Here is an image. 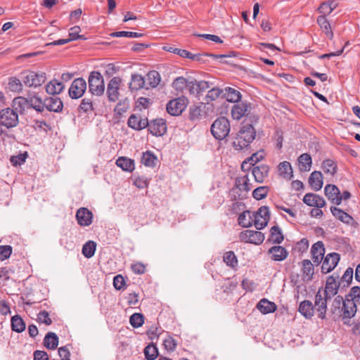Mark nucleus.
I'll list each match as a JSON object with an SVG mask.
<instances>
[{"label":"nucleus","instance_id":"nucleus-1","mask_svg":"<svg viewBox=\"0 0 360 360\" xmlns=\"http://www.w3.org/2000/svg\"><path fill=\"white\" fill-rule=\"evenodd\" d=\"M328 309V317L334 321L342 319H350L356 313V307L348 300L343 299L341 295L331 299Z\"/></svg>","mask_w":360,"mask_h":360},{"label":"nucleus","instance_id":"nucleus-2","mask_svg":"<svg viewBox=\"0 0 360 360\" xmlns=\"http://www.w3.org/2000/svg\"><path fill=\"white\" fill-rule=\"evenodd\" d=\"M256 130L252 124H244L233 142V146L235 149L240 150L248 147L255 139Z\"/></svg>","mask_w":360,"mask_h":360},{"label":"nucleus","instance_id":"nucleus-3","mask_svg":"<svg viewBox=\"0 0 360 360\" xmlns=\"http://www.w3.org/2000/svg\"><path fill=\"white\" fill-rule=\"evenodd\" d=\"M89 91L92 96H101L105 92V82L103 75L98 71L90 72L88 78Z\"/></svg>","mask_w":360,"mask_h":360},{"label":"nucleus","instance_id":"nucleus-4","mask_svg":"<svg viewBox=\"0 0 360 360\" xmlns=\"http://www.w3.org/2000/svg\"><path fill=\"white\" fill-rule=\"evenodd\" d=\"M230 122L225 117H218L212 124L210 131L217 140H224L230 132Z\"/></svg>","mask_w":360,"mask_h":360},{"label":"nucleus","instance_id":"nucleus-5","mask_svg":"<svg viewBox=\"0 0 360 360\" xmlns=\"http://www.w3.org/2000/svg\"><path fill=\"white\" fill-rule=\"evenodd\" d=\"M331 299L322 293V290L319 289L315 295L314 309L318 314V317L322 320L326 319L328 303Z\"/></svg>","mask_w":360,"mask_h":360},{"label":"nucleus","instance_id":"nucleus-6","mask_svg":"<svg viewBox=\"0 0 360 360\" xmlns=\"http://www.w3.org/2000/svg\"><path fill=\"white\" fill-rule=\"evenodd\" d=\"M22 80L28 87L40 86L46 82V77L44 72L37 73L34 71H25L22 73Z\"/></svg>","mask_w":360,"mask_h":360},{"label":"nucleus","instance_id":"nucleus-7","mask_svg":"<svg viewBox=\"0 0 360 360\" xmlns=\"http://www.w3.org/2000/svg\"><path fill=\"white\" fill-rule=\"evenodd\" d=\"M252 188V185L250 183V179L247 174L238 176L236 179V184L235 186L232 188L231 191L233 193H238V191L241 193H245L244 194L238 193V196L236 197L235 195L233 198H231L233 200H242L248 191Z\"/></svg>","mask_w":360,"mask_h":360},{"label":"nucleus","instance_id":"nucleus-8","mask_svg":"<svg viewBox=\"0 0 360 360\" xmlns=\"http://www.w3.org/2000/svg\"><path fill=\"white\" fill-rule=\"evenodd\" d=\"M122 79L120 77H112L107 84L106 95L110 102H116L120 97V89Z\"/></svg>","mask_w":360,"mask_h":360},{"label":"nucleus","instance_id":"nucleus-9","mask_svg":"<svg viewBox=\"0 0 360 360\" xmlns=\"http://www.w3.org/2000/svg\"><path fill=\"white\" fill-rule=\"evenodd\" d=\"M0 122L6 128H12L18 124V115L13 109L7 108L0 111Z\"/></svg>","mask_w":360,"mask_h":360},{"label":"nucleus","instance_id":"nucleus-10","mask_svg":"<svg viewBox=\"0 0 360 360\" xmlns=\"http://www.w3.org/2000/svg\"><path fill=\"white\" fill-rule=\"evenodd\" d=\"M239 238L243 242L259 245L264 240V234L258 231L245 230L240 232Z\"/></svg>","mask_w":360,"mask_h":360},{"label":"nucleus","instance_id":"nucleus-11","mask_svg":"<svg viewBox=\"0 0 360 360\" xmlns=\"http://www.w3.org/2000/svg\"><path fill=\"white\" fill-rule=\"evenodd\" d=\"M86 90V82L82 77L75 79L69 89V96L73 99L82 97Z\"/></svg>","mask_w":360,"mask_h":360},{"label":"nucleus","instance_id":"nucleus-12","mask_svg":"<svg viewBox=\"0 0 360 360\" xmlns=\"http://www.w3.org/2000/svg\"><path fill=\"white\" fill-rule=\"evenodd\" d=\"M339 278V276H335V274L332 276H330L326 282L325 288H321L322 290V293L332 299L334 296L337 295L338 290H340V285L338 282V279Z\"/></svg>","mask_w":360,"mask_h":360},{"label":"nucleus","instance_id":"nucleus-13","mask_svg":"<svg viewBox=\"0 0 360 360\" xmlns=\"http://www.w3.org/2000/svg\"><path fill=\"white\" fill-rule=\"evenodd\" d=\"M185 98H178L169 101L167 104V111L173 116H178L185 110L186 104Z\"/></svg>","mask_w":360,"mask_h":360},{"label":"nucleus","instance_id":"nucleus-14","mask_svg":"<svg viewBox=\"0 0 360 360\" xmlns=\"http://www.w3.org/2000/svg\"><path fill=\"white\" fill-rule=\"evenodd\" d=\"M148 131L156 136H161L167 132V124L165 120L158 118L148 121L147 126Z\"/></svg>","mask_w":360,"mask_h":360},{"label":"nucleus","instance_id":"nucleus-15","mask_svg":"<svg viewBox=\"0 0 360 360\" xmlns=\"http://www.w3.org/2000/svg\"><path fill=\"white\" fill-rule=\"evenodd\" d=\"M340 261V255L336 252L328 254L323 259L321 266V272L327 274L333 270Z\"/></svg>","mask_w":360,"mask_h":360},{"label":"nucleus","instance_id":"nucleus-16","mask_svg":"<svg viewBox=\"0 0 360 360\" xmlns=\"http://www.w3.org/2000/svg\"><path fill=\"white\" fill-rule=\"evenodd\" d=\"M251 110V104L241 102L235 104L231 109V115L234 120H239L244 116H248Z\"/></svg>","mask_w":360,"mask_h":360},{"label":"nucleus","instance_id":"nucleus-17","mask_svg":"<svg viewBox=\"0 0 360 360\" xmlns=\"http://www.w3.org/2000/svg\"><path fill=\"white\" fill-rule=\"evenodd\" d=\"M127 124L129 127L136 131H140L147 127L148 125V120L146 117L143 118L140 115L132 114L128 119Z\"/></svg>","mask_w":360,"mask_h":360},{"label":"nucleus","instance_id":"nucleus-18","mask_svg":"<svg viewBox=\"0 0 360 360\" xmlns=\"http://www.w3.org/2000/svg\"><path fill=\"white\" fill-rule=\"evenodd\" d=\"M76 219L81 226H88L92 223L93 214L86 207H81L76 212Z\"/></svg>","mask_w":360,"mask_h":360},{"label":"nucleus","instance_id":"nucleus-19","mask_svg":"<svg viewBox=\"0 0 360 360\" xmlns=\"http://www.w3.org/2000/svg\"><path fill=\"white\" fill-rule=\"evenodd\" d=\"M303 202L308 206L318 208L323 207L326 205L325 200L321 196L311 193L304 195Z\"/></svg>","mask_w":360,"mask_h":360},{"label":"nucleus","instance_id":"nucleus-20","mask_svg":"<svg viewBox=\"0 0 360 360\" xmlns=\"http://www.w3.org/2000/svg\"><path fill=\"white\" fill-rule=\"evenodd\" d=\"M324 193L331 202L339 205L341 203V198H339L340 190L333 184H327L324 188Z\"/></svg>","mask_w":360,"mask_h":360},{"label":"nucleus","instance_id":"nucleus-21","mask_svg":"<svg viewBox=\"0 0 360 360\" xmlns=\"http://www.w3.org/2000/svg\"><path fill=\"white\" fill-rule=\"evenodd\" d=\"M268 254L271 255V259L276 262L285 260L288 256V250L283 246L275 245L268 250Z\"/></svg>","mask_w":360,"mask_h":360},{"label":"nucleus","instance_id":"nucleus-22","mask_svg":"<svg viewBox=\"0 0 360 360\" xmlns=\"http://www.w3.org/2000/svg\"><path fill=\"white\" fill-rule=\"evenodd\" d=\"M45 108L54 112H60L63 108V103L58 97H47L45 98Z\"/></svg>","mask_w":360,"mask_h":360},{"label":"nucleus","instance_id":"nucleus-23","mask_svg":"<svg viewBox=\"0 0 360 360\" xmlns=\"http://www.w3.org/2000/svg\"><path fill=\"white\" fill-rule=\"evenodd\" d=\"M312 259L314 263L319 264L323 259L325 254L324 244L322 241L315 243L311 249Z\"/></svg>","mask_w":360,"mask_h":360},{"label":"nucleus","instance_id":"nucleus-24","mask_svg":"<svg viewBox=\"0 0 360 360\" xmlns=\"http://www.w3.org/2000/svg\"><path fill=\"white\" fill-rule=\"evenodd\" d=\"M143 88L146 89V79L140 74H132L129 83V89L131 92L137 91Z\"/></svg>","mask_w":360,"mask_h":360},{"label":"nucleus","instance_id":"nucleus-25","mask_svg":"<svg viewBox=\"0 0 360 360\" xmlns=\"http://www.w3.org/2000/svg\"><path fill=\"white\" fill-rule=\"evenodd\" d=\"M12 107L17 113L24 114L30 109L29 98L18 96L13 100Z\"/></svg>","mask_w":360,"mask_h":360},{"label":"nucleus","instance_id":"nucleus-26","mask_svg":"<svg viewBox=\"0 0 360 360\" xmlns=\"http://www.w3.org/2000/svg\"><path fill=\"white\" fill-rule=\"evenodd\" d=\"M269 172V167L266 165L253 167L252 169V174L255 177V180L258 183L264 182V179L268 176Z\"/></svg>","mask_w":360,"mask_h":360},{"label":"nucleus","instance_id":"nucleus-27","mask_svg":"<svg viewBox=\"0 0 360 360\" xmlns=\"http://www.w3.org/2000/svg\"><path fill=\"white\" fill-rule=\"evenodd\" d=\"M146 89L155 88L158 86L161 81L160 73L156 70L149 71L146 75Z\"/></svg>","mask_w":360,"mask_h":360},{"label":"nucleus","instance_id":"nucleus-28","mask_svg":"<svg viewBox=\"0 0 360 360\" xmlns=\"http://www.w3.org/2000/svg\"><path fill=\"white\" fill-rule=\"evenodd\" d=\"M309 184L313 190L318 191L323 186V175L321 172L314 171L309 177Z\"/></svg>","mask_w":360,"mask_h":360},{"label":"nucleus","instance_id":"nucleus-29","mask_svg":"<svg viewBox=\"0 0 360 360\" xmlns=\"http://www.w3.org/2000/svg\"><path fill=\"white\" fill-rule=\"evenodd\" d=\"M257 308L263 314H266L274 312L277 309V306L274 302L263 298L258 302Z\"/></svg>","mask_w":360,"mask_h":360},{"label":"nucleus","instance_id":"nucleus-30","mask_svg":"<svg viewBox=\"0 0 360 360\" xmlns=\"http://www.w3.org/2000/svg\"><path fill=\"white\" fill-rule=\"evenodd\" d=\"M298 311L306 319H310L314 316V305L311 301L304 300L300 302Z\"/></svg>","mask_w":360,"mask_h":360},{"label":"nucleus","instance_id":"nucleus-31","mask_svg":"<svg viewBox=\"0 0 360 360\" xmlns=\"http://www.w3.org/2000/svg\"><path fill=\"white\" fill-rule=\"evenodd\" d=\"M65 88V85L56 79L49 82L46 86V91L49 95L60 94Z\"/></svg>","mask_w":360,"mask_h":360},{"label":"nucleus","instance_id":"nucleus-32","mask_svg":"<svg viewBox=\"0 0 360 360\" xmlns=\"http://www.w3.org/2000/svg\"><path fill=\"white\" fill-rule=\"evenodd\" d=\"M330 211L336 219L346 224H350L353 221V218L349 214L338 207H331Z\"/></svg>","mask_w":360,"mask_h":360},{"label":"nucleus","instance_id":"nucleus-33","mask_svg":"<svg viewBox=\"0 0 360 360\" xmlns=\"http://www.w3.org/2000/svg\"><path fill=\"white\" fill-rule=\"evenodd\" d=\"M30 109H34L38 112H42L45 109V99L42 101L38 95L29 97Z\"/></svg>","mask_w":360,"mask_h":360},{"label":"nucleus","instance_id":"nucleus-34","mask_svg":"<svg viewBox=\"0 0 360 360\" xmlns=\"http://www.w3.org/2000/svg\"><path fill=\"white\" fill-rule=\"evenodd\" d=\"M279 174L286 179H291L293 176V172L291 164L288 161L281 162L278 166Z\"/></svg>","mask_w":360,"mask_h":360},{"label":"nucleus","instance_id":"nucleus-35","mask_svg":"<svg viewBox=\"0 0 360 360\" xmlns=\"http://www.w3.org/2000/svg\"><path fill=\"white\" fill-rule=\"evenodd\" d=\"M302 272L304 280L311 281L314 275V265L309 259L302 261Z\"/></svg>","mask_w":360,"mask_h":360},{"label":"nucleus","instance_id":"nucleus-36","mask_svg":"<svg viewBox=\"0 0 360 360\" xmlns=\"http://www.w3.org/2000/svg\"><path fill=\"white\" fill-rule=\"evenodd\" d=\"M44 345L49 349H55L58 345V337L55 333L49 332L44 337Z\"/></svg>","mask_w":360,"mask_h":360},{"label":"nucleus","instance_id":"nucleus-37","mask_svg":"<svg viewBox=\"0 0 360 360\" xmlns=\"http://www.w3.org/2000/svg\"><path fill=\"white\" fill-rule=\"evenodd\" d=\"M116 165L126 172H132L135 168L134 161L126 157H120L116 160Z\"/></svg>","mask_w":360,"mask_h":360},{"label":"nucleus","instance_id":"nucleus-38","mask_svg":"<svg viewBox=\"0 0 360 360\" xmlns=\"http://www.w3.org/2000/svg\"><path fill=\"white\" fill-rule=\"evenodd\" d=\"M224 96L226 101L230 103H238L242 97L240 92L232 87H226L225 89Z\"/></svg>","mask_w":360,"mask_h":360},{"label":"nucleus","instance_id":"nucleus-39","mask_svg":"<svg viewBox=\"0 0 360 360\" xmlns=\"http://www.w3.org/2000/svg\"><path fill=\"white\" fill-rule=\"evenodd\" d=\"M158 162V158L150 150L143 153L141 163L146 167H154Z\"/></svg>","mask_w":360,"mask_h":360},{"label":"nucleus","instance_id":"nucleus-40","mask_svg":"<svg viewBox=\"0 0 360 360\" xmlns=\"http://www.w3.org/2000/svg\"><path fill=\"white\" fill-rule=\"evenodd\" d=\"M317 23L320 26V27L325 32L326 35L330 39L333 37V33L331 30L330 24L328 20L326 19V16L320 15L317 18Z\"/></svg>","mask_w":360,"mask_h":360},{"label":"nucleus","instance_id":"nucleus-41","mask_svg":"<svg viewBox=\"0 0 360 360\" xmlns=\"http://www.w3.org/2000/svg\"><path fill=\"white\" fill-rule=\"evenodd\" d=\"M353 269L347 268L340 280L338 281L340 287V291L348 287L351 283L353 278Z\"/></svg>","mask_w":360,"mask_h":360},{"label":"nucleus","instance_id":"nucleus-42","mask_svg":"<svg viewBox=\"0 0 360 360\" xmlns=\"http://www.w3.org/2000/svg\"><path fill=\"white\" fill-rule=\"evenodd\" d=\"M284 240V236L282 234L281 229L278 226H274L270 230V237L269 240L274 244H280Z\"/></svg>","mask_w":360,"mask_h":360},{"label":"nucleus","instance_id":"nucleus-43","mask_svg":"<svg viewBox=\"0 0 360 360\" xmlns=\"http://www.w3.org/2000/svg\"><path fill=\"white\" fill-rule=\"evenodd\" d=\"M300 169L301 171H309L311 167L312 161L311 155L308 153H303L298 158Z\"/></svg>","mask_w":360,"mask_h":360},{"label":"nucleus","instance_id":"nucleus-44","mask_svg":"<svg viewBox=\"0 0 360 360\" xmlns=\"http://www.w3.org/2000/svg\"><path fill=\"white\" fill-rule=\"evenodd\" d=\"M25 323L19 315H15L11 318V328L17 333H22L25 330Z\"/></svg>","mask_w":360,"mask_h":360},{"label":"nucleus","instance_id":"nucleus-45","mask_svg":"<svg viewBox=\"0 0 360 360\" xmlns=\"http://www.w3.org/2000/svg\"><path fill=\"white\" fill-rule=\"evenodd\" d=\"M7 88L12 92L19 94L22 91V82L15 77H11L8 79Z\"/></svg>","mask_w":360,"mask_h":360},{"label":"nucleus","instance_id":"nucleus-46","mask_svg":"<svg viewBox=\"0 0 360 360\" xmlns=\"http://www.w3.org/2000/svg\"><path fill=\"white\" fill-rule=\"evenodd\" d=\"M238 223L243 227H250L252 225V217L250 211H243L240 213L238 218Z\"/></svg>","mask_w":360,"mask_h":360},{"label":"nucleus","instance_id":"nucleus-47","mask_svg":"<svg viewBox=\"0 0 360 360\" xmlns=\"http://www.w3.org/2000/svg\"><path fill=\"white\" fill-rule=\"evenodd\" d=\"M143 352L147 360H155L159 355L158 349L154 343L148 345Z\"/></svg>","mask_w":360,"mask_h":360},{"label":"nucleus","instance_id":"nucleus-48","mask_svg":"<svg viewBox=\"0 0 360 360\" xmlns=\"http://www.w3.org/2000/svg\"><path fill=\"white\" fill-rule=\"evenodd\" d=\"M96 243L93 240H89L82 247V254L86 258L92 257L96 251Z\"/></svg>","mask_w":360,"mask_h":360},{"label":"nucleus","instance_id":"nucleus-49","mask_svg":"<svg viewBox=\"0 0 360 360\" xmlns=\"http://www.w3.org/2000/svg\"><path fill=\"white\" fill-rule=\"evenodd\" d=\"M345 300L353 302L356 307V304H360V287L354 286L351 288L350 292L346 295Z\"/></svg>","mask_w":360,"mask_h":360},{"label":"nucleus","instance_id":"nucleus-50","mask_svg":"<svg viewBox=\"0 0 360 360\" xmlns=\"http://www.w3.org/2000/svg\"><path fill=\"white\" fill-rule=\"evenodd\" d=\"M322 169L325 173L333 176L337 172L338 167L335 161L327 159L323 162Z\"/></svg>","mask_w":360,"mask_h":360},{"label":"nucleus","instance_id":"nucleus-51","mask_svg":"<svg viewBox=\"0 0 360 360\" xmlns=\"http://www.w3.org/2000/svg\"><path fill=\"white\" fill-rule=\"evenodd\" d=\"M208 56L211 57L213 59H218V58H226V55H217L214 53H198V54H193L192 55L191 60L198 61L200 63H205V57Z\"/></svg>","mask_w":360,"mask_h":360},{"label":"nucleus","instance_id":"nucleus-52","mask_svg":"<svg viewBox=\"0 0 360 360\" xmlns=\"http://www.w3.org/2000/svg\"><path fill=\"white\" fill-rule=\"evenodd\" d=\"M129 108V101L125 98L123 100L120 101L116 105L114 111L119 115H122L126 112Z\"/></svg>","mask_w":360,"mask_h":360},{"label":"nucleus","instance_id":"nucleus-53","mask_svg":"<svg viewBox=\"0 0 360 360\" xmlns=\"http://www.w3.org/2000/svg\"><path fill=\"white\" fill-rule=\"evenodd\" d=\"M79 111H82L83 112L87 113L89 112L93 111L94 104L91 98H84L82 100L81 103L78 108Z\"/></svg>","mask_w":360,"mask_h":360},{"label":"nucleus","instance_id":"nucleus-54","mask_svg":"<svg viewBox=\"0 0 360 360\" xmlns=\"http://www.w3.org/2000/svg\"><path fill=\"white\" fill-rule=\"evenodd\" d=\"M224 262L229 266L234 267L238 264L237 257L233 251H228L223 257Z\"/></svg>","mask_w":360,"mask_h":360},{"label":"nucleus","instance_id":"nucleus-55","mask_svg":"<svg viewBox=\"0 0 360 360\" xmlns=\"http://www.w3.org/2000/svg\"><path fill=\"white\" fill-rule=\"evenodd\" d=\"M188 82L186 78L179 77L174 80L172 86L176 91L182 92L183 90L188 86Z\"/></svg>","mask_w":360,"mask_h":360},{"label":"nucleus","instance_id":"nucleus-56","mask_svg":"<svg viewBox=\"0 0 360 360\" xmlns=\"http://www.w3.org/2000/svg\"><path fill=\"white\" fill-rule=\"evenodd\" d=\"M269 190L268 186H259L253 191L252 196L257 200H262L267 196Z\"/></svg>","mask_w":360,"mask_h":360},{"label":"nucleus","instance_id":"nucleus-57","mask_svg":"<svg viewBox=\"0 0 360 360\" xmlns=\"http://www.w3.org/2000/svg\"><path fill=\"white\" fill-rule=\"evenodd\" d=\"M129 322L134 328H139L144 323V316L141 314L134 313L130 316Z\"/></svg>","mask_w":360,"mask_h":360},{"label":"nucleus","instance_id":"nucleus-58","mask_svg":"<svg viewBox=\"0 0 360 360\" xmlns=\"http://www.w3.org/2000/svg\"><path fill=\"white\" fill-rule=\"evenodd\" d=\"M143 34L139 32H127V31H120V32H115L110 34L111 37H129V38H136V37H141Z\"/></svg>","mask_w":360,"mask_h":360},{"label":"nucleus","instance_id":"nucleus-59","mask_svg":"<svg viewBox=\"0 0 360 360\" xmlns=\"http://www.w3.org/2000/svg\"><path fill=\"white\" fill-rule=\"evenodd\" d=\"M201 105H193L189 110V119L195 121L199 120L201 116L202 108Z\"/></svg>","mask_w":360,"mask_h":360},{"label":"nucleus","instance_id":"nucleus-60","mask_svg":"<svg viewBox=\"0 0 360 360\" xmlns=\"http://www.w3.org/2000/svg\"><path fill=\"white\" fill-rule=\"evenodd\" d=\"M252 224L255 225V228L257 230H261L264 229L268 224L266 219H262L261 217H257V215L255 213H253L252 215Z\"/></svg>","mask_w":360,"mask_h":360},{"label":"nucleus","instance_id":"nucleus-61","mask_svg":"<svg viewBox=\"0 0 360 360\" xmlns=\"http://www.w3.org/2000/svg\"><path fill=\"white\" fill-rule=\"evenodd\" d=\"M37 321L41 323H44L46 326H50L52 323V320L49 317V314L46 310L39 311L37 314Z\"/></svg>","mask_w":360,"mask_h":360},{"label":"nucleus","instance_id":"nucleus-62","mask_svg":"<svg viewBox=\"0 0 360 360\" xmlns=\"http://www.w3.org/2000/svg\"><path fill=\"white\" fill-rule=\"evenodd\" d=\"M80 31L81 29L79 26H75L70 28L68 38L69 40L72 41L77 39H86L84 35L79 34Z\"/></svg>","mask_w":360,"mask_h":360},{"label":"nucleus","instance_id":"nucleus-63","mask_svg":"<svg viewBox=\"0 0 360 360\" xmlns=\"http://www.w3.org/2000/svg\"><path fill=\"white\" fill-rule=\"evenodd\" d=\"M165 349L169 352H174L176 349L177 343L176 341L171 336L165 339L163 341Z\"/></svg>","mask_w":360,"mask_h":360},{"label":"nucleus","instance_id":"nucleus-64","mask_svg":"<svg viewBox=\"0 0 360 360\" xmlns=\"http://www.w3.org/2000/svg\"><path fill=\"white\" fill-rule=\"evenodd\" d=\"M12 253L11 245H0V260L4 261L10 257Z\"/></svg>","mask_w":360,"mask_h":360}]
</instances>
